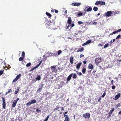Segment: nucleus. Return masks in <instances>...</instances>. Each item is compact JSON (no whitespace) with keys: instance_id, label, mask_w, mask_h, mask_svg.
Masks as SVG:
<instances>
[{"instance_id":"nucleus-6","label":"nucleus","mask_w":121,"mask_h":121,"mask_svg":"<svg viewBox=\"0 0 121 121\" xmlns=\"http://www.w3.org/2000/svg\"><path fill=\"white\" fill-rule=\"evenodd\" d=\"M112 12L111 11H109L106 13L105 15L106 17H108L110 16L112 13Z\"/></svg>"},{"instance_id":"nucleus-23","label":"nucleus","mask_w":121,"mask_h":121,"mask_svg":"<svg viewBox=\"0 0 121 121\" xmlns=\"http://www.w3.org/2000/svg\"><path fill=\"white\" fill-rule=\"evenodd\" d=\"M74 26V23L72 24L71 25H69L68 26L67 28H66V29H67L69 28V27L70 26H71V28H72Z\"/></svg>"},{"instance_id":"nucleus-49","label":"nucleus","mask_w":121,"mask_h":121,"mask_svg":"<svg viewBox=\"0 0 121 121\" xmlns=\"http://www.w3.org/2000/svg\"><path fill=\"white\" fill-rule=\"evenodd\" d=\"M59 108V107H56V108H55L54 109V111H55L57 110H58V109Z\"/></svg>"},{"instance_id":"nucleus-52","label":"nucleus","mask_w":121,"mask_h":121,"mask_svg":"<svg viewBox=\"0 0 121 121\" xmlns=\"http://www.w3.org/2000/svg\"><path fill=\"white\" fill-rule=\"evenodd\" d=\"M101 96L99 97V99L98 100V101L99 102H100L101 100Z\"/></svg>"},{"instance_id":"nucleus-37","label":"nucleus","mask_w":121,"mask_h":121,"mask_svg":"<svg viewBox=\"0 0 121 121\" xmlns=\"http://www.w3.org/2000/svg\"><path fill=\"white\" fill-rule=\"evenodd\" d=\"M42 88H41V87L39 88L38 90L37 91V92H39V93L41 91V90H42Z\"/></svg>"},{"instance_id":"nucleus-10","label":"nucleus","mask_w":121,"mask_h":121,"mask_svg":"<svg viewBox=\"0 0 121 121\" xmlns=\"http://www.w3.org/2000/svg\"><path fill=\"white\" fill-rule=\"evenodd\" d=\"M120 93H119L117 95L114 97V99L115 100H117L118 99L120 96Z\"/></svg>"},{"instance_id":"nucleus-48","label":"nucleus","mask_w":121,"mask_h":121,"mask_svg":"<svg viewBox=\"0 0 121 121\" xmlns=\"http://www.w3.org/2000/svg\"><path fill=\"white\" fill-rule=\"evenodd\" d=\"M36 111L38 113H39L41 112V111L40 110L37 109L36 110Z\"/></svg>"},{"instance_id":"nucleus-8","label":"nucleus","mask_w":121,"mask_h":121,"mask_svg":"<svg viewBox=\"0 0 121 121\" xmlns=\"http://www.w3.org/2000/svg\"><path fill=\"white\" fill-rule=\"evenodd\" d=\"M92 9L91 8L86 7L85 8L84 11H86L89 12L92 10Z\"/></svg>"},{"instance_id":"nucleus-24","label":"nucleus","mask_w":121,"mask_h":121,"mask_svg":"<svg viewBox=\"0 0 121 121\" xmlns=\"http://www.w3.org/2000/svg\"><path fill=\"white\" fill-rule=\"evenodd\" d=\"M41 77L40 75H38L37 78H36V80L39 81L41 79Z\"/></svg>"},{"instance_id":"nucleus-40","label":"nucleus","mask_w":121,"mask_h":121,"mask_svg":"<svg viewBox=\"0 0 121 121\" xmlns=\"http://www.w3.org/2000/svg\"><path fill=\"white\" fill-rule=\"evenodd\" d=\"M109 44L108 43H107L105 44L104 46V48H105L108 47V46Z\"/></svg>"},{"instance_id":"nucleus-1","label":"nucleus","mask_w":121,"mask_h":121,"mask_svg":"<svg viewBox=\"0 0 121 121\" xmlns=\"http://www.w3.org/2000/svg\"><path fill=\"white\" fill-rule=\"evenodd\" d=\"M95 61L96 65L97 66H98L99 65V64L102 61L101 58L99 57L96 58L95 59Z\"/></svg>"},{"instance_id":"nucleus-63","label":"nucleus","mask_w":121,"mask_h":121,"mask_svg":"<svg viewBox=\"0 0 121 121\" xmlns=\"http://www.w3.org/2000/svg\"><path fill=\"white\" fill-rule=\"evenodd\" d=\"M98 46H100L101 47H102L103 46V45L101 44L100 43L98 45Z\"/></svg>"},{"instance_id":"nucleus-41","label":"nucleus","mask_w":121,"mask_h":121,"mask_svg":"<svg viewBox=\"0 0 121 121\" xmlns=\"http://www.w3.org/2000/svg\"><path fill=\"white\" fill-rule=\"evenodd\" d=\"M4 70H1L0 71V76L1 75L4 73Z\"/></svg>"},{"instance_id":"nucleus-15","label":"nucleus","mask_w":121,"mask_h":121,"mask_svg":"<svg viewBox=\"0 0 121 121\" xmlns=\"http://www.w3.org/2000/svg\"><path fill=\"white\" fill-rule=\"evenodd\" d=\"M115 109L114 108H113L112 110H111L110 111L109 113L108 117H110L112 113L114 110Z\"/></svg>"},{"instance_id":"nucleus-38","label":"nucleus","mask_w":121,"mask_h":121,"mask_svg":"<svg viewBox=\"0 0 121 121\" xmlns=\"http://www.w3.org/2000/svg\"><path fill=\"white\" fill-rule=\"evenodd\" d=\"M22 57H24V58L25 55V52L24 51H23L22 52Z\"/></svg>"},{"instance_id":"nucleus-31","label":"nucleus","mask_w":121,"mask_h":121,"mask_svg":"<svg viewBox=\"0 0 121 121\" xmlns=\"http://www.w3.org/2000/svg\"><path fill=\"white\" fill-rule=\"evenodd\" d=\"M106 90H105L103 95H101V97H104L106 95Z\"/></svg>"},{"instance_id":"nucleus-12","label":"nucleus","mask_w":121,"mask_h":121,"mask_svg":"<svg viewBox=\"0 0 121 121\" xmlns=\"http://www.w3.org/2000/svg\"><path fill=\"white\" fill-rule=\"evenodd\" d=\"M82 64V63L81 62H80L77 65H76V69H79L80 67V66H81Z\"/></svg>"},{"instance_id":"nucleus-53","label":"nucleus","mask_w":121,"mask_h":121,"mask_svg":"<svg viewBox=\"0 0 121 121\" xmlns=\"http://www.w3.org/2000/svg\"><path fill=\"white\" fill-rule=\"evenodd\" d=\"M116 88V86H112V89H115Z\"/></svg>"},{"instance_id":"nucleus-13","label":"nucleus","mask_w":121,"mask_h":121,"mask_svg":"<svg viewBox=\"0 0 121 121\" xmlns=\"http://www.w3.org/2000/svg\"><path fill=\"white\" fill-rule=\"evenodd\" d=\"M81 4V3H73L71 4V5H72L74 6H80Z\"/></svg>"},{"instance_id":"nucleus-22","label":"nucleus","mask_w":121,"mask_h":121,"mask_svg":"<svg viewBox=\"0 0 121 121\" xmlns=\"http://www.w3.org/2000/svg\"><path fill=\"white\" fill-rule=\"evenodd\" d=\"M46 14L47 16H49L50 18H51L52 17V15L50 13L47 12L46 13Z\"/></svg>"},{"instance_id":"nucleus-46","label":"nucleus","mask_w":121,"mask_h":121,"mask_svg":"<svg viewBox=\"0 0 121 121\" xmlns=\"http://www.w3.org/2000/svg\"><path fill=\"white\" fill-rule=\"evenodd\" d=\"M17 79L16 78H15L14 80H13L12 82L13 83L14 82H16V81H17Z\"/></svg>"},{"instance_id":"nucleus-32","label":"nucleus","mask_w":121,"mask_h":121,"mask_svg":"<svg viewBox=\"0 0 121 121\" xmlns=\"http://www.w3.org/2000/svg\"><path fill=\"white\" fill-rule=\"evenodd\" d=\"M98 8L97 7H94L93 8V10L95 11H96L98 10Z\"/></svg>"},{"instance_id":"nucleus-26","label":"nucleus","mask_w":121,"mask_h":121,"mask_svg":"<svg viewBox=\"0 0 121 121\" xmlns=\"http://www.w3.org/2000/svg\"><path fill=\"white\" fill-rule=\"evenodd\" d=\"M77 14L80 17L82 16L83 15V13H77Z\"/></svg>"},{"instance_id":"nucleus-34","label":"nucleus","mask_w":121,"mask_h":121,"mask_svg":"<svg viewBox=\"0 0 121 121\" xmlns=\"http://www.w3.org/2000/svg\"><path fill=\"white\" fill-rule=\"evenodd\" d=\"M77 77V75L75 73H74L73 76V78L74 79H75Z\"/></svg>"},{"instance_id":"nucleus-19","label":"nucleus","mask_w":121,"mask_h":121,"mask_svg":"<svg viewBox=\"0 0 121 121\" xmlns=\"http://www.w3.org/2000/svg\"><path fill=\"white\" fill-rule=\"evenodd\" d=\"M84 50V48H79L78 50L77 51V52H82Z\"/></svg>"},{"instance_id":"nucleus-3","label":"nucleus","mask_w":121,"mask_h":121,"mask_svg":"<svg viewBox=\"0 0 121 121\" xmlns=\"http://www.w3.org/2000/svg\"><path fill=\"white\" fill-rule=\"evenodd\" d=\"M2 98L3 102L2 104L3 108L4 109H5L6 108V104L5 102V100L4 97H2Z\"/></svg>"},{"instance_id":"nucleus-57","label":"nucleus","mask_w":121,"mask_h":121,"mask_svg":"<svg viewBox=\"0 0 121 121\" xmlns=\"http://www.w3.org/2000/svg\"><path fill=\"white\" fill-rule=\"evenodd\" d=\"M117 106H118V107H120L121 106V105H120V103H118L117 105Z\"/></svg>"},{"instance_id":"nucleus-61","label":"nucleus","mask_w":121,"mask_h":121,"mask_svg":"<svg viewBox=\"0 0 121 121\" xmlns=\"http://www.w3.org/2000/svg\"><path fill=\"white\" fill-rule=\"evenodd\" d=\"M97 24V22H95L93 23V24L94 25H96Z\"/></svg>"},{"instance_id":"nucleus-45","label":"nucleus","mask_w":121,"mask_h":121,"mask_svg":"<svg viewBox=\"0 0 121 121\" xmlns=\"http://www.w3.org/2000/svg\"><path fill=\"white\" fill-rule=\"evenodd\" d=\"M77 73L79 75L81 76L82 74V73L81 72H79L78 71H77Z\"/></svg>"},{"instance_id":"nucleus-14","label":"nucleus","mask_w":121,"mask_h":121,"mask_svg":"<svg viewBox=\"0 0 121 121\" xmlns=\"http://www.w3.org/2000/svg\"><path fill=\"white\" fill-rule=\"evenodd\" d=\"M51 68L52 69V72H56V69L55 67L54 66H51Z\"/></svg>"},{"instance_id":"nucleus-17","label":"nucleus","mask_w":121,"mask_h":121,"mask_svg":"<svg viewBox=\"0 0 121 121\" xmlns=\"http://www.w3.org/2000/svg\"><path fill=\"white\" fill-rule=\"evenodd\" d=\"M73 74L72 73L70 75H69L68 77L67 78V81H69L71 79V77H72L73 75Z\"/></svg>"},{"instance_id":"nucleus-47","label":"nucleus","mask_w":121,"mask_h":121,"mask_svg":"<svg viewBox=\"0 0 121 121\" xmlns=\"http://www.w3.org/2000/svg\"><path fill=\"white\" fill-rule=\"evenodd\" d=\"M16 104L14 103H13L12 104V107L13 108L15 107L16 105Z\"/></svg>"},{"instance_id":"nucleus-25","label":"nucleus","mask_w":121,"mask_h":121,"mask_svg":"<svg viewBox=\"0 0 121 121\" xmlns=\"http://www.w3.org/2000/svg\"><path fill=\"white\" fill-rule=\"evenodd\" d=\"M36 102V101L35 99L32 100H31V103L32 104L35 103Z\"/></svg>"},{"instance_id":"nucleus-42","label":"nucleus","mask_w":121,"mask_h":121,"mask_svg":"<svg viewBox=\"0 0 121 121\" xmlns=\"http://www.w3.org/2000/svg\"><path fill=\"white\" fill-rule=\"evenodd\" d=\"M91 41L90 40H89L88 41H87L86 42V43L87 44H88L90 43H91Z\"/></svg>"},{"instance_id":"nucleus-43","label":"nucleus","mask_w":121,"mask_h":121,"mask_svg":"<svg viewBox=\"0 0 121 121\" xmlns=\"http://www.w3.org/2000/svg\"><path fill=\"white\" fill-rule=\"evenodd\" d=\"M62 52L61 51V50H59L57 54L58 55H60Z\"/></svg>"},{"instance_id":"nucleus-21","label":"nucleus","mask_w":121,"mask_h":121,"mask_svg":"<svg viewBox=\"0 0 121 121\" xmlns=\"http://www.w3.org/2000/svg\"><path fill=\"white\" fill-rule=\"evenodd\" d=\"M121 31H115L111 33L110 34V35H113V34H115L117 33L118 32H120Z\"/></svg>"},{"instance_id":"nucleus-55","label":"nucleus","mask_w":121,"mask_h":121,"mask_svg":"<svg viewBox=\"0 0 121 121\" xmlns=\"http://www.w3.org/2000/svg\"><path fill=\"white\" fill-rule=\"evenodd\" d=\"M12 92V90L11 89H10L8 91V92L9 93L10 92Z\"/></svg>"},{"instance_id":"nucleus-7","label":"nucleus","mask_w":121,"mask_h":121,"mask_svg":"<svg viewBox=\"0 0 121 121\" xmlns=\"http://www.w3.org/2000/svg\"><path fill=\"white\" fill-rule=\"evenodd\" d=\"M65 82H63L62 81L60 84L59 86L58 87L60 89L62 87L65 86Z\"/></svg>"},{"instance_id":"nucleus-9","label":"nucleus","mask_w":121,"mask_h":121,"mask_svg":"<svg viewBox=\"0 0 121 121\" xmlns=\"http://www.w3.org/2000/svg\"><path fill=\"white\" fill-rule=\"evenodd\" d=\"M64 117H65V119L64 121H69L70 119L69 116L66 114L64 115Z\"/></svg>"},{"instance_id":"nucleus-44","label":"nucleus","mask_w":121,"mask_h":121,"mask_svg":"<svg viewBox=\"0 0 121 121\" xmlns=\"http://www.w3.org/2000/svg\"><path fill=\"white\" fill-rule=\"evenodd\" d=\"M121 37V35H118L116 38V39H118L120 38Z\"/></svg>"},{"instance_id":"nucleus-16","label":"nucleus","mask_w":121,"mask_h":121,"mask_svg":"<svg viewBox=\"0 0 121 121\" xmlns=\"http://www.w3.org/2000/svg\"><path fill=\"white\" fill-rule=\"evenodd\" d=\"M88 68L89 69H93L94 67L92 64L90 63L89 65Z\"/></svg>"},{"instance_id":"nucleus-4","label":"nucleus","mask_w":121,"mask_h":121,"mask_svg":"<svg viewBox=\"0 0 121 121\" xmlns=\"http://www.w3.org/2000/svg\"><path fill=\"white\" fill-rule=\"evenodd\" d=\"M83 117L86 118H89L90 116V114L88 113H87L85 114H84L83 115Z\"/></svg>"},{"instance_id":"nucleus-39","label":"nucleus","mask_w":121,"mask_h":121,"mask_svg":"<svg viewBox=\"0 0 121 121\" xmlns=\"http://www.w3.org/2000/svg\"><path fill=\"white\" fill-rule=\"evenodd\" d=\"M31 65V63L30 62H29L26 65V66L27 67H28L30 66Z\"/></svg>"},{"instance_id":"nucleus-36","label":"nucleus","mask_w":121,"mask_h":121,"mask_svg":"<svg viewBox=\"0 0 121 121\" xmlns=\"http://www.w3.org/2000/svg\"><path fill=\"white\" fill-rule=\"evenodd\" d=\"M31 104H32L31 102H29L28 103H27L26 104V105L27 106H29Z\"/></svg>"},{"instance_id":"nucleus-35","label":"nucleus","mask_w":121,"mask_h":121,"mask_svg":"<svg viewBox=\"0 0 121 121\" xmlns=\"http://www.w3.org/2000/svg\"><path fill=\"white\" fill-rule=\"evenodd\" d=\"M120 13V11H115L114 12V13L115 14H118Z\"/></svg>"},{"instance_id":"nucleus-60","label":"nucleus","mask_w":121,"mask_h":121,"mask_svg":"<svg viewBox=\"0 0 121 121\" xmlns=\"http://www.w3.org/2000/svg\"><path fill=\"white\" fill-rule=\"evenodd\" d=\"M113 42L112 40H111L110 42V43L111 44Z\"/></svg>"},{"instance_id":"nucleus-27","label":"nucleus","mask_w":121,"mask_h":121,"mask_svg":"<svg viewBox=\"0 0 121 121\" xmlns=\"http://www.w3.org/2000/svg\"><path fill=\"white\" fill-rule=\"evenodd\" d=\"M21 74H18V75H17L16 76V78H17V80H18V79L19 78H20V77H21Z\"/></svg>"},{"instance_id":"nucleus-51","label":"nucleus","mask_w":121,"mask_h":121,"mask_svg":"<svg viewBox=\"0 0 121 121\" xmlns=\"http://www.w3.org/2000/svg\"><path fill=\"white\" fill-rule=\"evenodd\" d=\"M78 24H82L83 23V22L81 21H78Z\"/></svg>"},{"instance_id":"nucleus-56","label":"nucleus","mask_w":121,"mask_h":121,"mask_svg":"<svg viewBox=\"0 0 121 121\" xmlns=\"http://www.w3.org/2000/svg\"><path fill=\"white\" fill-rule=\"evenodd\" d=\"M87 45L86 42L85 43H84L83 44H82V46H84L85 45Z\"/></svg>"},{"instance_id":"nucleus-64","label":"nucleus","mask_w":121,"mask_h":121,"mask_svg":"<svg viewBox=\"0 0 121 121\" xmlns=\"http://www.w3.org/2000/svg\"><path fill=\"white\" fill-rule=\"evenodd\" d=\"M121 114V110L118 113V114Z\"/></svg>"},{"instance_id":"nucleus-18","label":"nucleus","mask_w":121,"mask_h":121,"mask_svg":"<svg viewBox=\"0 0 121 121\" xmlns=\"http://www.w3.org/2000/svg\"><path fill=\"white\" fill-rule=\"evenodd\" d=\"M73 57L72 56H71L70 57V62L71 64H73Z\"/></svg>"},{"instance_id":"nucleus-59","label":"nucleus","mask_w":121,"mask_h":121,"mask_svg":"<svg viewBox=\"0 0 121 121\" xmlns=\"http://www.w3.org/2000/svg\"><path fill=\"white\" fill-rule=\"evenodd\" d=\"M113 80H112L111 81V83L112 85H113Z\"/></svg>"},{"instance_id":"nucleus-50","label":"nucleus","mask_w":121,"mask_h":121,"mask_svg":"<svg viewBox=\"0 0 121 121\" xmlns=\"http://www.w3.org/2000/svg\"><path fill=\"white\" fill-rule=\"evenodd\" d=\"M49 116H50L49 115H48L47 117L45 119L48 121L49 118Z\"/></svg>"},{"instance_id":"nucleus-58","label":"nucleus","mask_w":121,"mask_h":121,"mask_svg":"<svg viewBox=\"0 0 121 121\" xmlns=\"http://www.w3.org/2000/svg\"><path fill=\"white\" fill-rule=\"evenodd\" d=\"M44 86V84H41L40 86L41 87V88H42L43 87V86Z\"/></svg>"},{"instance_id":"nucleus-28","label":"nucleus","mask_w":121,"mask_h":121,"mask_svg":"<svg viewBox=\"0 0 121 121\" xmlns=\"http://www.w3.org/2000/svg\"><path fill=\"white\" fill-rule=\"evenodd\" d=\"M54 11H55V13H58V10L56 9H52L51 10V12L52 13L53 12H54Z\"/></svg>"},{"instance_id":"nucleus-29","label":"nucleus","mask_w":121,"mask_h":121,"mask_svg":"<svg viewBox=\"0 0 121 121\" xmlns=\"http://www.w3.org/2000/svg\"><path fill=\"white\" fill-rule=\"evenodd\" d=\"M19 98H17L16 100H14L13 102V103L16 104L17 101L19 99Z\"/></svg>"},{"instance_id":"nucleus-62","label":"nucleus","mask_w":121,"mask_h":121,"mask_svg":"<svg viewBox=\"0 0 121 121\" xmlns=\"http://www.w3.org/2000/svg\"><path fill=\"white\" fill-rule=\"evenodd\" d=\"M83 63L84 64H86V60L84 61L83 62Z\"/></svg>"},{"instance_id":"nucleus-33","label":"nucleus","mask_w":121,"mask_h":121,"mask_svg":"<svg viewBox=\"0 0 121 121\" xmlns=\"http://www.w3.org/2000/svg\"><path fill=\"white\" fill-rule=\"evenodd\" d=\"M24 58L23 57H20L19 59V61H22L23 60Z\"/></svg>"},{"instance_id":"nucleus-30","label":"nucleus","mask_w":121,"mask_h":121,"mask_svg":"<svg viewBox=\"0 0 121 121\" xmlns=\"http://www.w3.org/2000/svg\"><path fill=\"white\" fill-rule=\"evenodd\" d=\"M86 71V69L85 68H83L82 69V73L83 74H84Z\"/></svg>"},{"instance_id":"nucleus-11","label":"nucleus","mask_w":121,"mask_h":121,"mask_svg":"<svg viewBox=\"0 0 121 121\" xmlns=\"http://www.w3.org/2000/svg\"><path fill=\"white\" fill-rule=\"evenodd\" d=\"M72 20L71 19L70 17H69L68 18V19L67 20V23L68 24L70 25L71 23Z\"/></svg>"},{"instance_id":"nucleus-5","label":"nucleus","mask_w":121,"mask_h":121,"mask_svg":"<svg viewBox=\"0 0 121 121\" xmlns=\"http://www.w3.org/2000/svg\"><path fill=\"white\" fill-rule=\"evenodd\" d=\"M42 60H41L40 62H39V64H38V65L36 66H35L33 68H32L29 71L30 72H31V71H32L33 70H34L35 69L37 68L41 65V63H42Z\"/></svg>"},{"instance_id":"nucleus-54","label":"nucleus","mask_w":121,"mask_h":121,"mask_svg":"<svg viewBox=\"0 0 121 121\" xmlns=\"http://www.w3.org/2000/svg\"><path fill=\"white\" fill-rule=\"evenodd\" d=\"M84 55L83 54H81L80 56V58H82L84 56Z\"/></svg>"},{"instance_id":"nucleus-2","label":"nucleus","mask_w":121,"mask_h":121,"mask_svg":"<svg viewBox=\"0 0 121 121\" xmlns=\"http://www.w3.org/2000/svg\"><path fill=\"white\" fill-rule=\"evenodd\" d=\"M105 4V3L104 1H97L95 3L96 5L100 4L101 5H104Z\"/></svg>"},{"instance_id":"nucleus-20","label":"nucleus","mask_w":121,"mask_h":121,"mask_svg":"<svg viewBox=\"0 0 121 121\" xmlns=\"http://www.w3.org/2000/svg\"><path fill=\"white\" fill-rule=\"evenodd\" d=\"M17 89L15 91V94L16 95L17 94V93H18L19 90L20 89V87H17Z\"/></svg>"}]
</instances>
